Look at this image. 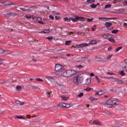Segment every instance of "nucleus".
Wrapping results in <instances>:
<instances>
[{
    "label": "nucleus",
    "instance_id": "obj_1",
    "mask_svg": "<svg viewBox=\"0 0 127 127\" xmlns=\"http://www.w3.org/2000/svg\"><path fill=\"white\" fill-rule=\"evenodd\" d=\"M105 105H107L108 106H114V105H116L118 106V105H119V101L116 99H111L106 101Z\"/></svg>",
    "mask_w": 127,
    "mask_h": 127
},
{
    "label": "nucleus",
    "instance_id": "obj_2",
    "mask_svg": "<svg viewBox=\"0 0 127 127\" xmlns=\"http://www.w3.org/2000/svg\"><path fill=\"white\" fill-rule=\"evenodd\" d=\"M83 77H80L79 79V76L74 77L73 81L75 85H78L79 83H82L83 82Z\"/></svg>",
    "mask_w": 127,
    "mask_h": 127
},
{
    "label": "nucleus",
    "instance_id": "obj_3",
    "mask_svg": "<svg viewBox=\"0 0 127 127\" xmlns=\"http://www.w3.org/2000/svg\"><path fill=\"white\" fill-rule=\"evenodd\" d=\"M55 69L56 72H63V71H64V67H63L61 64H56Z\"/></svg>",
    "mask_w": 127,
    "mask_h": 127
},
{
    "label": "nucleus",
    "instance_id": "obj_4",
    "mask_svg": "<svg viewBox=\"0 0 127 127\" xmlns=\"http://www.w3.org/2000/svg\"><path fill=\"white\" fill-rule=\"evenodd\" d=\"M66 72L68 77H71V76H73V75L76 74V71L74 70H68L66 71Z\"/></svg>",
    "mask_w": 127,
    "mask_h": 127
},
{
    "label": "nucleus",
    "instance_id": "obj_5",
    "mask_svg": "<svg viewBox=\"0 0 127 127\" xmlns=\"http://www.w3.org/2000/svg\"><path fill=\"white\" fill-rule=\"evenodd\" d=\"M86 46H89V44L86 43L78 44L76 45L74 48H82V47H86Z\"/></svg>",
    "mask_w": 127,
    "mask_h": 127
},
{
    "label": "nucleus",
    "instance_id": "obj_6",
    "mask_svg": "<svg viewBox=\"0 0 127 127\" xmlns=\"http://www.w3.org/2000/svg\"><path fill=\"white\" fill-rule=\"evenodd\" d=\"M75 20L76 21H75V22L80 20V21H84V17H79V16H74V18Z\"/></svg>",
    "mask_w": 127,
    "mask_h": 127
},
{
    "label": "nucleus",
    "instance_id": "obj_7",
    "mask_svg": "<svg viewBox=\"0 0 127 127\" xmlns=\"http://www.w3.org/2000/svg\"><path fill=\"white\" fill-rule=\"evenodd\" d=\"M98 19L99 20H103V21H106V19H108L109 20H113V19H117V18H105V17H99Z\"/></svg>",
    "mask_w": 127,
    "mask_h": 127
},
{
    "label": "nucleus",
    "instance_id": "obj_8",
    "mask_svg": "<svg viewBox=\"0 0 127 127\" xmlns=\"http://www.w3.org/2000/svg\"><path fill=\"white\" fill-rule=\"evenodd\" d=\"M64 21H68V22H70V21H72L73 22H75V21H76L77 20H75V19H73V18H64Z\"/></svg>",
    "mask_w": 127,
    "mask_h": 127
},
{
    "label": "nucleus",
    "instance_id": "obj_9",
    "mask_svg": "<svg viewBox=\"0 0 127 127\" xmlns=\"http://www.w3.org/2000/svg\"><path fill=\"white\" fill-rule=\"evenodd\" d=\"M107 79H109L111 82H118L119 81V79L116 77H108Z\"/></svg>",
    "mask_w": 127,
    "mask_h": 127
},
{
    "label": "nucleus",
    "instance_id": "obj_10",
    "mask_svg": "<svg viewBox=\"0 0 127 127\" xmlns=\"http://www.w3.org/2000/svg\"><path fill=\"white\" fill-rule=\"evenodd\" d=\"M97 43H98V42H97L96 40H92L89 41V44H88L89 46V45H94L95 44H97Z\"/></svg>",
    "mask_w": 127,
    "mask_h": 127
},
{
    "label": "nucleus",
    "instance_id": "obj_11",
    "mask_svg": "<svg viewBox=\"0 0 127 127\" xmlns=\"http://www.w3.org/2000/svg\"><path fill=\"white\" fill-rule=\"evenodd\" d=\"M93 125H96V126H102V123L98 121H93Z\"/></svg>",
    "mask_w": 127,
    "mask_h": 127
},
{
    "label": "nucleus",
    "instance_id": "obj_12",
    "mask_svg": "<svg viewBox=\"0 0 127 127\" xmlns=\"http://www.w3.org/2000/svg\"><path fill=\"white\" fill-rule=\"evenodd\" d=\"M104 94H105V92H104V91L101 90L99 92H97L95 95H99V96H102V95H104Z\"/></svg>",
    "mask_w": 127,
    "mask_h": 127
},
{
    "label": "nucleus",
    "instance_id": "obj_13",
    "mask_svg": "<svg viewBox=\"0 0 127 127\" xmlns=\"http://www.w3.org/2000/svg\"><path fill=\"white\" fill-rule=\"evenodd\" d=\"M15 103L17 105H21V106L24 105V102H21L19 100H16Z\"/></svg>",
    "mask_w": 127,
    "mask_h": 127
},
{
    "label": "nucleus",
    "instance_id": "obj_14",
    "mask_svg": "<svg viewBox=\"0 0 127 127\" xmlns=\"http://www.w3.org/2000/svg\"><path fill=\"white\" fill-rule=\"evenodd\" d=\"M105 25L106 26V27H111V26H112V25H113V23H112L111 22H106L105 23Z\"/></svg>",
    "mask_w": 127,
    "mask_h": 127
},
{
    "label": "nucleus",
    "instance_id": "obj_15",
    "mask_svg": "<svg viewBox=\"0 0 127 127\" xmlns=\"http://www.w3.org/2000/svg\"><path fill=\"white\" fill-rule=\"evenodd\" d=\"M62 76H63V77H65L66 78L68 77V74L67 73V71H64L62 73Z\"/></svg>",
    "mask_w": 127,
    "mask_h": 127
},
{
    "label": "nucleus",
    "instance_id": "obj_16",
    "mask_svg": "<svg viewBox=\"0 0 127 127\" xmlns=\"http://www.w3.org/2000/svg\"><path fill=\"white\" fill-rule=\"evenodd\" d=\"M45 79H47V80H53V79H54V78L53 77V76H45Z\"/></svg>",
    "mask_w": 127,
    "mask_h": 127
},
{
    "label": "nucleus",
    "instance_id": "obj_17",
    "mask_svg": "<svg viewBox=\"0 0 127 127\" xmlns=\"http://www.w3.org/2000/svg\"><path fill=\"white\" fill-rule=\"evenodd\" d=\"M119 74L121 76H126V73H125V70L120 71L119 72Z\"/></svg>",
    "mask_w": 127,
    "mask_h": 127
},
{
    "label": "nucleus",
    "instance_id": "obj_18",
    "mask_svg": "<svg viewBox=\"0 0 127 127\" xmlns=\"http://www.w3.org/2000/svg\"><path fill=\"white\" fill-rule=\"evenodd\" d=\"M89 100L91 102H94V101H98V98H96L93 97H89Z\"/></svg>",
    "mask_w": 127,
    "mask_h": 127
},
{
    "label": "nucleus",
    "instance_id": "obj_19",
    "mask_svg": "<svg viewBox=\"0 0 127 127\" xmlns=\"http://www.w3.org/2000/svg\"><path fill=\"white\" fill-rule=\"evenodd\" d=\"M91 83V79L87 78L85 80V85H89Z\"/></svg>",
    "mask_w": 127,
    "mask_h": 127
},
{
    "label": "nucleus",
    "instance_id": "obj_20",
    "mask_svg": "<svg viewBox=\"0 0 127 127\" xmlns=\"http://www.w3.org/2000/svg\"><path fill=\"white\" fill-rule=\"evenodd\" d=\"M113 125L115 126V127H122V125L120 124V123H119L115 122L114 123H113Z\"/></svg>",
    "mask_w": 127,
    "mask_h": 127
},
{
    "label": "nucleus",
    "instance_id": "obj_21",
    "mask_svg": "<svg viewBox=\"0 0 127 127\" xmlns=\"http://www.w3.org/2000/svg\"><path fill=\"white\" fill-rule=\"evenodd\" d=\"M59 106H60V107H61V108H65L66 104L61 103L59 104Z\"/></svg>",
    "mask_w": 127,
    "mask_h": 127
},
{
    "label": "nucleus",
    "instance_id": "obj_22",
    "mask_svg": "<svg viewBox=\"0 0 127 127\" xmlns=\"http://www.w3.org/2000/svg\"><path fill=\"white\" fill-rule=\"evenodd\" d=\"M40 33H50V30H45L40 32Z\"/></svg>",
    "mask_w": 127,
    "mask_h": 127
},
{
    "label": "nucleus",
    "instance_id": "obj_23",
    "mask_svg": "<svg viewBox=\"0 0 127 127\" xmlns=\"http://www.w3.org/2000/svg\"><path fill=\"white\" fill-rule=\"evenodd\" d=\"M61 98L63 101H67L69 99V97H65V96H61Z\"/></svg>",
    "mask_w": 127,
    "mask_h": 127
},
{
    "label": "nucleus",
    "instance_id": "obj_24",
    "mask_svg": "<svg viewBox=\"0 0 127 127\" xmlns=\"http://www.w3.org/2000/svg\"><path fill=\"white\" fill-rule=\"evenodd\" d=\"M71 107H73V104H70L68 103L65 104V108L68 109L69 108H71Z\"/></svg>",
    "mask_w": 127,
    "mask_h": 127
},
{
    "label": "nucleus",
    "instance_id": "obj_25",
    "mask_svg": "<svg viewBox=\"0 0 127 127\" xmlns=\"http://www.w3.org/2000/svg\"><path fill=\"white\" fill-rule=\"evenodd\" d=\"M118 82V84H125L126 82L125 81H124L123 80H120L118 79V81H117Z\"/></svg>",
    "mask_w": 127,
    "mask_h": 127
},
{
    "label": "nucleus",
    "instance_id": "obj_26",
    "mask_svg": "<svg viewBox=\"0 0 127 127\" xmlns=\"http://www.w3.org/2000/svg\"><path fill=\"white\" fill-rule=\"evenodd\" d=\"M14 119H15H15H18L19 120H20L21 119H25V117H23L22 116H16V117H14Z\"/></svg>",
    "mask_w": 127,
    "mask_h": 127
},
{
    "label": "nucleus",
    "instance_id": "obj_27",
    "mask_svg": "<svg viewBox=\"0 0 127 127\" xmlns=\"http://www.w3.org/2000/svg\"><path fill=\"white\" fill-rule=\"evenodd\" d=\"M16 89L17 91H21V90L22 89V86H16Z\"/></svg>",
    "mask_w": 127,
    "mask_h": 127
},
{
    "label": "nucleus",
    "instance_id": "obj_28",
    "mask_svg": "<svg viewBox=\"0 0 127 127\" xmlns=\"http://www.w3.org/2000/svg\"><path fill=\"white\" fill-rule=\"evenodd\" d=\"M119 13H120L121 14H123L125 13V9H120L119 11Z\"/></svg>",
    "mask_w": 127,
    "mask_h": 127
},
{
    "label": "nucleus",
    "instance_id": "obj_29",
    "mask_svg": "<svg viewBox=\"0 0 127 127\" xmlns=\"http://www.w3.org/2000/svg\"><path fill=\"white\" fill-rule=\"evenodd\" d=\"M108 40L109 41H110V42H112V43H116V41L115 40V39L109 38Z\"/></svg>",
    "mask_w": 127,
    "mask_h": 127
},
{
    "label": "nucleus",
    "instance_id": "obj_30",
    "mask_svg": "<svg viewBox=\"0 0 127 127\" xmlns=\"http://www.w3.org/2000/svg\"><path fill=\"white\" fill-rule=\"evenodd\" d=\"M95 0H87V3H93L95 2Z\"/></svg>",
    "mask_w": 127,
    "mask_h": 127
},
{
    "label": "nucleus",
    "instance_id": "obj_31",
    "mask_svg": "<svg viewBox=\"0 0 127 127\" xmlns=\"http://www.w3.org/2000/svg\"><path fill=\"white\" fill-rule=\"evenodd\" d=\"M12 14V12H9L8 14H5V16L6 17H10V16Z\"/></svg>",
    "mask_w": 127,
    "mask_h": 127
},
{
    "label": "nucleus",
    "instance_id": "obj_32",
    "mask_svg": "<svg viewBox=\"0 0 127 127\" xmlns=\"http://www.w3.org/2000/svg\"><path fill=\"white\" fill-rule=\"evenodd\" d=\"M121 49H123V47L122 46H120L116 49V50H115V52H119V51H120Z\"/></svg>",
    "mask_w": 127,
    "mask_h": 127
},
{
    "label": "nucleus",
    "instance_id": "obj_33",
    "mask_svg": "<svg viewBox=\"0 0 127 127\" xmlns=\"http://www.w3.org/2000/svg\"><path fill=\"white\" fill-rule=\"evenodd\" d=\"M112 5L110 4H107L105 6V8H111Z\"/></svg>",
    "mask_w": 127,
    "mask_h": 127
},
{
    "label": "nucleus",
    "instance_id": "obj_34",
    "mask_svg": "<svg viewBox=\"0 0 127 127\" xmlns=\"http://www.w3.org/2000/svg\"><path fill=\"white\" fill-rule=\"evenodd\" d=\"M6 51L7 52L8 51H5V50L0 49V54H3V53H4V52H5Z\"/></svg>",
    "mask_w": 127,
    "mask_h": 127
},
{
    "label": "nucleus",
    "instance_id": "obj_35",
    "mask_svg": "<svg viewBox=\"0 0 127 127\" xmlns=\"http://www.w3.org/2000/svg\"><path fill=\"white\" fill-rule=\"evenodd\" d=\"M72 42V41H66L65 42V45H70V44H71V43Z\"/></svg>",
    "mask_w": 127,
    "mask_h": 127
},
{
    "label": "nucleus",
    "instance_id": "obj_36",
    "mask_svg": "<svg viewBox=\"0 0 127 127\" xmlns=\"http://www.w3.org/2000/svg\"><path fill=\"white\" fill-rule=\"evenodd\" d=\"M87 22H92V21H93V20H94V18H87Z\"/></svg>",
    "mask_w": 127,
    "mask_h": 127
},
{
    "label": "nucleus",
    "instance_id": "obj_37",
    "mask_svg": "<svg viewBox=\"0 0 127 127\" xmlns=\"http://www.w3.org/2000/svg\"><path fill=\"white\" fill-rule=\"evenodd\" d=\"M13 4H14V3H12V2L9 3L8 1H7V2H6L5 5H13Z\"/></svg>",
    "mask_w": 127,
    "mask_h": 127
},
{
    "label": "nucleus",
    "instance_id": "obj_38",
    "mask_svg": "<svg viewBox=\"0 0 127 127\" xmlns=\"http://www.w3.org/2000/svg\"><path fill=\"white\" fill-rule=\"evenodd\" d=\"M90 7L92 8H96V7H97V5H96L95 4H92L90 5Z\"/></svg>",
    "mask_w": 127,
    "mask_h": 127
},
{
    "label": "nucleus",
    "instance_id": "obj_39",
    "mask_svg": "<svg viewBox=\"0 0 127 127\" xmlns=\"http://www.w3.org/2000/svg\"><path fill=\"white\" fill-rule=\"evenodd\" d=\"M119 32V30H113L112 31V33H113V34H116V33H118Z\"/></svg>",
    "mask_w": 127,
    "mask_h": 127
},
{
    "label": "nucleus",
    "instance_id": "obj_40",
    "mask_svg": "<svg viewBox=\"0 0 127 127\" xmlns=\"http://www.w3.org/2000/svg\"><path fill=\"white\" fill-rule=\"evenodd\" d=\"M113 55H110L107 56V57L106 58L107 60H110V59L111 58H112V57H113Z\"/></svg>",
    "mask_w": 127,
    "mask_h": 127
},
{
    "label": "nucleus",
    "instance_id": "obj_41",
    "mask_svg": "<svg viewBox=\"0 0 127 127\" xmlns=\"http://www.w3.org/2000/svg\"><path fill=\"white\" fill-rule=\"evenodd\" d=\"M84 96V93L83 92H81L80 94H78V97L79 98H81V97H83Z\"/></svg>",
    "mask_w": 127,
    "mask_h": 127
},
{
    "label": "nucleus",
    "instance_id": "obj_42",
    "mask_svg": "<svg viewBox=\"0 0 127 127\" xmlns=\"http://www.w3.org/2000/svg\"><path fill=\"white\" fill-rule=\"evenodd\" d=\"M95 78L97 80L98 84H100V83H101V80L99 79V77H98V76H96Z\"/></svg>",
    "mask_w": 127,
    "mask_h": 127
},
{
    "label": "nucleus",
    "instance_id": "obj_43",
    "mask_svg": "<svg viewBox=\"0 0 127 127\" xmlns=\"http://www.w3.org/2000/svg\"><path fill=\"white\" fill-rule=\"evenodd\" d=\"M102 37L103 38H105V39H107L109 37V36H108L107 35L104 34L102 35Z\"/></svg>",
    "mask_w": 127,
    "mask_h": 127
},
{
    "label": "nucleus",
    "instance_id": "obj_44",
    "mask_svg": "<svg viewBox=\"0 0 127 127\" xmlns=\"http://www.w3.org/2000/svg\"><path fill=\"white\" fill-rule=\"evenodd\" d=\"M36 81H39L40 82H43V80L41 78H36L35 79Z\"/></svg>",
    "mask_w": 127,
    "mask_h": 127
},
{
    "label": "nucleus",
    "instance_id": "obj_45",
    "mask_svg": "<svg viewBox=\"0 0 127 127\" xmlns=\"http://www.w3.org/2000/svg\"><path fill=\"white\" fill-rule=\"evenodd\" d=\"M47 39H48V40H50V41H51V40H52V39H53V38L52 37H48L46 38Z\"/></svg>",
    "mask_w": 127,
    "mask_h": 127
},
{
    "label": "nucleus",
    "instance_id": "obj_46",
    "mask_svg": "<svg viewBox=\"0 0 127 127\" xmlns=\"http://www.w3.org/2000/svg\"><path fill=\"white\" fill-rule=\"evenodd\" d=\"M30 89H31V90H36L37 89V88L36 87H30Z\"/></svg>",
    "mask_w": 127,
    "mask_h": 127
},
{
    "label": "nucleus",
    "instance_id": "obj_47",
    "mask_svg": "<svg viewBox=\"0 0 127 127\" xmlns=\"http://www.w3.org/2000/svg\"><path fill=\"white\" fill-rule=\"evenodd\" d=\"M26 17L27 18V19H29L31 17V15H26Z\"/></svg>",
    "mask_w": 127,
    "mask_h": 127
},
{
    "label": "nucleus",
    "instance_id": "obj_48",
    "mask_svg": "<svg viewBox=\"0 0 127 127\" xmlns=\"http://www.w3.org/2000/svg\"><path fill=\"white\" fill-rule=\"evenodd\" d=\"M92 88H90V87H87V88H86L85 90V91H91V89Z\"/></svg>",
    "mask_w": 127,
    "mask_h": 127
},
{
    "label": "nucleus",
    "instance_id": "obj_49",
    "mask_svg": "<svg viewBox=\"0 0 127 127\" xmlns=\"http://www.w3.org/2000/svg\"><path fill=\"white\" fill-rule=\"evenodd\" d=\"M96 28H97V25H94V28H92V31H95L96 30Z\"/></svg>",
    "mask_w": 127,
    "mask_h": 127
},
{
    "label": "nucleus",
    "instance_id": "obj_50",
    "mask_svg": "<svg viewBox=\"0 0 127 127\" xmlns=\"http://www.w3.org/2000/svg\"><path fill=\"white\" fill-rule=\"evenodd\" d=\"M20 9L23 10V11H27V9L25 8H20Z\"/></svg>",
    "mask_w": 127,
    "mask_h": 127
},
{
    "label": "nucleus",
    "instance_id": "obj_51",
    "mask_svg": "<svg viewBox=\"0 0 127 127\" xmlns=\"http://www.w3.org/2000/svg\"><path fill=\"white\" fill-rule=\"evenodd\" d=\"M49 17L51 19H52L53 20H54V17L52 15H50Z\"/></svg>",
    "mask_w": 127,
    "mask_h": 127
},
{
    "label": "nucleus",
    "instance_id": "obj_52",
    "mask_svg": "<svg viewBox=\"0 0 127 127\" xmlns=\"http://www.w3.org/2000/svg\"><path fill=\"white\" fill-rule=\"evenodd\" d=\"M11 15H12L13 16H16V15H17V13H12Z\"/></svg>",
    "mask_w": 127,
    "mask_h": 127
},
{
    "label": "nucleus",
    "instance_id": "obj_53",
    "mask_svg": "<svg viewBox=\"0 0 127 127\" xmlns=\"http://www.w3.org/2000/svg\"><path fill=\"white\" fill-rule=\"evenodd\" d=\"M39 23H40L41 24H45V22L43 21H39Z\"/></svg>",
    "mask_w": 127,
    "mask_h": 127
},
{
    "label": "nucleus",
    "instance_id": "obj_54",
    "mask_svg": "<svg viewBox=\"0 0 127 127\" xmlns=\"http://www.w3.org/2000/svg\"><path fill=\"white\" fill-rule=\"evenodd\" d=\"M0 65H2V59L0 58Z\"/></svg>",
    "mask_w": 127,
    "mask_h": 127
},
{
    "label": "nucleus",
    "instance_id": "obj_55",
    "mask_svg": "<svg viewBox=\"0 0 127 127\" xmlns=\"http://www.w3.org/2000/svg\"><path fill=\"white\" fill-rule=\"evenodd\" d=\"M47 96H48V97H51V94H50V93L47 92Z\"/></svg>",
    "mask_w": 127,
    "mask_h": 127
},
{
    "label": "nucleus",
    "instance_id": "obj_56",
    "mask_svg": "<svg viewBox=\"0 0 127 127\" xmlns=\"http://www.w3.org/2000/svg\"><path fill=\"white\" fill-rule=\"evenodd\" d=\"M107 74L108 75H114V73H111V72H108L107 73Z\"/></svg>",
    "mask_w": 127,
    "mask_h": 127
},
{
    "label": "nucleus",
    "instance_id": "obj_57",
    "mask_svg": "<svg viewBox=\"0 0 127 127\" xmlns=\"http://www.w3.org/2000/svg\"><path fill=\"white\" fill-rule=\"evenodd\" d=\"M124 5L125 6H127V1H125L124 2Z\"/></svg>",
    "mask_w": 127,
    "mask_h": 127
},
{
    "label": "nucleus",
    "instance_id": "obj_58",
    "mask_svg": "<svg viewBox=\"0 0 127 127\" xmlns=\"http://www.w3.org/2000/svg\"><path fill=\"white\" fill-rule=\"evenodd\" d=\"M112 49H113L112 47H110L109 48H108V51H112Z\"/></svg>",
    "mask_w": 127,
    "mask_h": 127
},
{
    "label": "nucleus",
    "instance_id": "obj_59",
    "mask_svg": "<svg viewBox=\"0 0 127 127\" xmlns=\"http://www.w3.org/2000/svg\"><path fill=\"white\" fill-rule=\"evenodd\" d=\"M78 68H79L80 69H81V68H83V66L79 65L77 66Z\"/></svg>",
    "mask_w": 127,
    "mask_h": 127
},
{
    "label": "nucleus",
    "instance_id": "obj_60",
    "mask_svg": "<svg viewBox=\"0 0 127 127\" xmlns=\"http://www.w3.org/2000/svg\"><path fill=\"white\" fill-rule=\"evenodd\" d=\"M26 10V11H28V12H31L32 11V10L30 9H27Z\"/></svg>",
    "mask_w": 127,
    "mask_h": 127
},
{
    "label": "nucleus",
    "instance_id": "obj_61",
    "mask_svg": "<svg viewBox=\"0 0 127 127\" xmlns=\"http://www.w3.org/2000/svg\"><path fill=\"white\" fill-rule=\"evenodd\" d=\"M27 119H31V116H30V115H27Z\"/></svg>",
    "mask_w": 127,
    "mask_h": 127
},
{
    "label": "nucleus",
    "instance_id": "obj_62",
    "mask_svg": "<svg viewBox=\"0 0 127 127\" xmlns=\"http://www.w3.org/2000/svg\"><path fill=\"white\" fill-rule=\"evenodd\" d=\"M124 68L125 69L126 71H127V64L125 66Z\"/></svg>",
    "mask_w": 127,
    "mask_h": 127
},
{
    "label": "nucleus",
    "instance_id": "obj_63",
    "mask_svg": "<svg viewBox=\"0 0 127 127\" xmlns=\"http://www.w3.org/2000/svg\"><path fill=\"white\" fill-rule=\"evenodd\" d=\"M6 81H4V82H0V84H6Z\"/></svg>",
    "mask_w": 127,
    "mask_h": 127
},
{
    "label": "nucleus",
    "instance_id": "obj_64",
    "mask_svg": "<svg viewBox=\"0 0 127 127\" xmlns=\"http://www.w3.org/2000/svg\"><path fill=\"white\" fill-rule=\"evenodd\" d=\"M77 34H78L79 35H81L82 32H77Z\"/></svg>",
    "mask_w": 127,
    "mask_h": 127
}]
</instances>
